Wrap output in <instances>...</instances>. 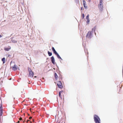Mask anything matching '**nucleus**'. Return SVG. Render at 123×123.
Returning <instances> with one entry per match:
<instances>
[{
    "label": "nucleus",
    "instance_id": "nucleus-14",
    "mask_svg": "<svg viewBox=\"0 0 123 123\" xmlns=\"http://www.w3.org/2000/svg\"><path fill=\"white\" fill-rule=\"evenodd\" d=\"M55 55L57 56V57L58 58L60 59H62L61 58L60 56H59V54H58V53H57Z\"/></svg>",
    "mask_w": 123,
    "mask_h": 123
},
{
    "label": "nucleus",
    "instance_id": "nucleus-1",
    "mask_svg": "<svg viewBox=\"0 0 123 123\" xmlns=\"http://www.w3.org/2000/svg\"><path fill=\"white\" fill-rule=\"evenodd\" d=\"M93 117L94 121L96 123H100V120L98 116L94 115Z\"/></svg>",
    "mask_w": 123,
    "mask_h": 123
},
{
    "label": "nucleus",
    "instance_id": "nucleus-10",
    "mask_svg": "<svg viewBox=\"0 0 123 123\" xmlns=\"http://www.w3.org/2000/svg\"><path fill=\"white\" fill-rule=\"evenodd\" d=\"M83 5L84 8L85 9H86L87 8V6H86V1L85 0H83Z\"/></svg>",
    "mask_w": 123,
    "mask_h": 123
},
{
    "label": "nucleus",
    "instance_id": "nucleus-29",
    "mask_svg": "<svg viewBox=\"0 0 123 123\" xmlns=\"http://www.w3.org/2000/svg\"><path fill=\"white\" fill-rule=\"evenodd\" d=\"M10 56V55H8V56Z\"/></svg>",
    "mask_w": 123,
    "mask_h": 123
},
{
    "label": "nucleus",
    "instance_id": "nucleus-19",
    "mask_svg": "<svg viewBox=\"0 0 123 123\" xmlns=\"http://www.w3.org/2000/svg\"><path fill=\"white\" fill-rule=\"evenodd\" d=\"M82 17L83 18L84 17V14H82Z\"/></svg>",
    "mask_w": 123,
    "mask_h": 123
},
{
    "label": "nucleus",
    "instance_id": "nucleus-20",
    "mask_svg": "<svg viewBox=\"0 0 123 123\" xmlns=\"http://www.w3.org/2000/svg\"><path fill=\"white\" fill-rule=\"evenodd\" d=\"M103 0H99V2H103Z\"/></svg>",
    "mask_w": 123,
    "mask_h": 123
},
{
    "label": "nucleus",
    "instance_id": "nucleus-7",
    "mask_svg": "<svg viewBox=\"0 0 123 123\" xmlns=\"http://www.w3.org/2000/svg\"><path fill=\"white\" fill-rule=\"evenodd\" d=\"M18 68L17 66L16 65H14V66L12 67L13 70L15 71L17 70Z\"/></svg>",
    "mask_w": 123,
    "mask_h": 123
},
{
    "label": "nucleus",
    "instance_id": "nucleus-16",
    "mask_svg": "<svg viewBox=\"0 0 123 123\" xmlns=\"http://www.w3.org/2000/svg\"><path fill=\"white\" fill-rule=\"evenodd\" d=\"M5 58H3L2 59V61L3 62V63H4L5 62Z\"/></svg>",
    "mask_w": 123,
    "mask_h": 123
},
{
    "label": "nucleus",
    "instance_id": "nucleus-22",
    "mask_svg": "<svg viewBox=\"0 0 123 123\" xmlns=\"http://www.w3.org/2000/svg\"><path fill=\"white\" fill-rule=\"evenodd\" d=\"M32 117H29V119H31V118H32Z\"/></svg>",
    "mask_w": 123,
    "mask_h": 123
},
{
    "label": "nucleus",
    "instance_id": "nucleus-15",
    "mask_svg": "<svg viewBox=\"0 0 123 123\" xmlns=\"http://www.w3.org/2000/svg\"><path fill=\"white\" fill-rule=\"evenodd\" d=\"M48 55L49 56H50L52 55V53L51 52H50L48 51Z\"/></svg>",
    "mask_w": 123,
    "mask_h": 123
},
{
    "label": "nucleus",
    "instance_id": "nucleus-3",
    "mask_svg": "<svg viewBox=\"0 0 123 123\" xmlns=\"http://www.w3.org/2000/svg\"><path fill=\"white\" fill-rule=\"evenodd\" d=\"M103 2H99V4L98 5V7L100 11H102L103 10Z\"/></svg>",
    "mask_w": 123,
    "mask_h": 123
},
{
    "label": "nucleus",
    "instance_id": "nucleus-13",
    "mask_svg": "<svg viewBox=\"0 0 123 123\" xmlns=\"http://www.w3.org/2000/svg\"><path fill=\"white\" fill-rule=\"evenodd\" d=\"M2 108L0 107V116H1L2 114Z\"/></svg>",
    "mask_w": 123,
    "mask_h": 123
},
{
    "label": "nucleus",
    "instance_id": "nucleus-23",
    "mask_svg": "<svg viewBox=\"0 0 123 123\" xmlns=\"http://www.w3.org/2000/svg\"><path fill=\"white\" fill-rule=\"evenodd\" d=\"M19 122L20 121H18L17 123H19Z\"/></svg>",
    "mask_w": 123,
    "mask_h": 123
},
{
    "label": "nucleus",
    "instance_id": "nucleus-31",
    "mask_svg": "<svg viewBox=\"0 0 123 123\" xmlns=\"http://www.w3.org/2000/svg\"><path fill=\"white\" fill-rule=\"evenodd\" d=\"M90 0H89V1H90Z\"/></svg>",
    "mask_w": 123,
    "mask_h": 123
},
{
    "label": "nucleus",
    "instance_id": "nucleus-26",
    "mask_svg": "<svg viewBox=\"0 0 123 123\" xmlns=\"http://www.w3.org/2000/svg\"><path fill=\"white\" fill-rule=\"evenodd\" d=\"M25 122V121H23V122Z\"/></svg>",
    "mask_w": 123,
    "mask_h": 123
},
{
    "label": "nucleus",
    "instance_id": "nucleus-8",
    "mask_svg": "<svg viewBox=\"0 0 123 123\" xmlns=\"http://www.w3.org/2000/svg\"><path fill=\"white\" fill-rule=\"evenodd\" d=\"M51 59L52 62L53 64L54 65L55 64V60L54 57L53 56H52L51 58Z\"/></svg>",
    "mask_w": 123,
    "mask_h": 123
},
{
    "label": "nucleus",
    "instance_id": "nucleus-21",
    "mask_svg": "<svg viewBox=\"0 0 123 123\" xmlns=\"http://www.w3.org/2000/svg\"><path fill=\"white\" fill-rule=\"evenodd\" d=\"M19 120H22V117H20L19 119Z\"/></svg>",
    "mask_w": 123,
    "mask_h": 123
},
{
    "label": "nucleus",
    "instance_id": "nucleus-17",
    "mask_svg": "<svg viewBox=\"0 0 123 123\" xmlns=\"http://www.w3.org/2000/svg\"><path fill=\"white\" fill-rule=\"evenodd\" d=\"M55 76L56 79H57L58 77V76H57V74L56 73L55 74Z\"/></svg>",
    "mask_w": 123,
    "mask_h": 123
},
{
    "label": "nucleus",
    "instance_id": "nucleus-18",
    "mask_svg": "<svg viewBox=\"0 0 123 123\" xmlns=\"http://www.w3.org/2000/svg\"><path fill=\"white\" fill-rule=\"evenodd\" d=\"M95 28H96L95 27L94 28H93L92 29V31L91 32H93L95 31Z\"/></svg>",
    "mask_w": 123,
    "mask_h": 123
},
{
    "label": "nucleus",
    "instance_id": "nucleus-4",
    "mask_svg": "<svg viewBox=\"0 0 123 123\" xmlns=\"http://www.w3.org/2000/svg\"><path fill=\"white\" fill-rule=\"evenodd\" d=\"M86 37L87 38H91L92 37V32L91 31H89L87 33Z\"/></svg>",
    "mask_w": 123,
    "mask_h": 123
},
{
    "label": "nucleus",
    "instance_id": "nucleus-6",
    "mask_svg": "<svg viewBox=\"0 0 123 123\" xmlns=\"http://www.w3.org/2000/svg\"><path fill=\"white\" fill-rule=\"evenodd\" d=\"M63 91H60L59 92V96L60 97L61 99H62V96L63 95Z\"/></svg>",
    "mask_w": 123,
    "mask_h": 123
},
{
    "label": "nucleus",
    "instance_id": "nucleus-28",
    "mask_svg": "<svg viewBox=\"0 0 123 123\" xmlns=\"http://www.w3.org/2000/svg\"><path fill=\"white\" fill-rule=\"evenodd\" d=\"M10 56V55H8V56Z\"/></svg>",
    "mask_w": 123,
    "mask_h": 123
},
{
    "label": "nucleus",
    "instance_id": "nucleus-25",
    "mask_svg": "<svg viewBox=\"0 0 123 123\" xmlns=\"http://www.w3.org/2000/svg\"><path fill=\"white\" fill-rule=\"evenodd\" d=\"M29 121V120H27V122H28V121Z\"/></svg>",
    "mask_w": 123,
    "mask_h": 123
},
{
    "label": "nucleus",
    "instance_id": "nucleus-2",
    "mask_svg": "<svg viewBox=\"0 0 123 123\" xmlns=\"http://www.w3.org/2000/svg\"><path fill=\"white\" fill-rule=\"evenodd\" d=\"M28 70L29 72V76L31 77H32L34 75L33 72L32 71L31 68H28Z\"/></svg>",
    "mask_w": 123,
    "mask_h": 123
},
{
    "label": "nucleus",
    "instance_id": "nucleus-9",
    "mask_svg": "<svg viewBox=\"0 0 123 123\" xmlns=\"http://www.w3.org/2000/svg\"><path fill=\"white\" fill-rule=\"evenodd\" d=\"M11 49L10 47L9 46L8 48H4V50L6 51H8Z\"/></svg>",
    "mask_w": 123,
    "mask_h": 123
},
{
    "label": "nucleus",
    "instance_id": "nucleus-27",
    "mask_svg": "<svg viewBox=\"0 0 123 123\" xmlns=\"http://www.w3.org/2000/svg\"><path fill=\"white\" fill-rule=\"evenodd\" d=\"M81 9H82V8H81Z\"/></svg>",
    "mask_w": 123,
    "mask_h": 123
},
{
    "label": "nucleus",
    "instance_id": "nucleus-11",
    "mask_svg": "<svg viewBox=\"0 0 123 123\" xmlns=\"http://www.w3.org/2000/svg\"><path fill=\"white\" fill-rule=\"evenodd\" d=\"M89 14H88L86 16V19L87 20V23L89 22L90 21L89 18Z\"/></svg>",
    "mask_w": 123,
    "mask_h": 123
},
{
    "label": "nucleus",
    "instance_id": "nucleus-5",
    "mask_svg": "<svg viewBox=\"0 0 123 123\" xmlns=\"http://www.w3.org/2000/svg\"><path fill=\"white\" fill-rule=\"evenodd\" d=\"M57 85L59 88H62V86L61 81H59L57 82Z\"/></svg>",
    "mask_w": 123,
    "mask_h": 123
},
{
    "label": "nucleus",
    "instance_id": "nucleus-30",
    "mask_svg": "<svg viewBox=\"0 0 123 123\" xmlns=\"http://www.w3.org/2000/svg\"><path fill=\"white\" fill-rule=\"evenodd\" d=\"M10 56V55H8V56Z\"/></svg>",
    "mask_w": 123,
    "mask_h": 123
},
{
    "label": "nucleus",
    "instance_id": "nucleus-12",
    "mask_svg": "<svg viewBox=\"0 0 123 123\" xmlns=\"http://www.w3.org/2000/svg\"><path fill=\"white\" fill-rule=\"evenodd\" d=\"M52 49L53 50V51L54 53L55 54H56L57 53L55 49L53 47H52Z\"/></svg>",
    "mask_w": 123,
    "mask_h": 123
},
{
    "label": "nucleus",
    "instance_id": "nucleus-24",
    "mask_svg": "<svg viewBox=\"0 0 123 123\" xmlns=\"http://www.w3.org/2000/svg\"><path fill=\"white\" fill-rule=\"evenodd\" d=\"M2 37V36L1 35H0V38Z\"/></svg>",
    "mask_w": 123,
    "mask_h": 123
}]
</instances>
